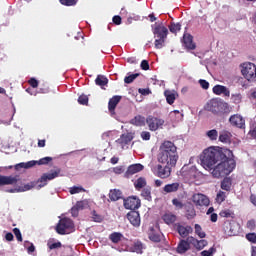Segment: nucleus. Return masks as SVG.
<instances>
[{
	"mask_svg": "<svg viewBox=\"0 0 256 256\" xmlns=\"http://www.w3.org/2000/svg\"><path fill=\"white\" fill-rule=\"evenodd\" d=\"M201 164L206 171H211L212 177L220 179L231 175L237 167L233 151L219 146H211L203 151Z\"/></svg>",
	"mask_w": 256,
	"mask_h": 256,
	"instance_id": "nucleus-1",
	"label": "nucleus"
},
{
	"mask_svg": "<svg viewBox=\"0 0 256 256\" xmlns=\"http://www.w3.org/2000/svg\"><path fill=\"white\" fill-rule=\"evenodd\" d=\"M201 164L206 171H211L212 177L220 179L231 175L237 167L233 151L219 146H211L203 151Z\"/></svg>",
	"mask_w": 256,
	"mask_h": 256,
	"instance_id": "nucleus-2",
	"label": "nucleus"
},
{
	"mask_svg": "<svg viewBox=\"0 0 256 256\" xmlns=\"http://www.w3.org/2000/svg\"><path fill=\"white\" fill-rule=\"evenodd\" d=\"M156 164L151 167V171L155 177L160 179H169L173 169L177 167L179 161V152L177 151V145L174 142L165 140L160 144Z\"/></svg>",
	"mask_w": 256,
	"mask_h": 256,
	"instance_id": "nucleus-3",
	"label": "nucleus"
},
{
	"mask_svg": "<svg viewBox=\"0 0 256 256\" xmlns=\"http://www.w3.org/2000/svg\"><path fill=\"white\" fill-rule=\"evenodd\" d=\"M241 73L247 81H255L256 79V66L254 63L245 62L241 65Z\"/></svg>",
	"mask_w": 256,
	"mask_h": 256,
	"instance_id": "nucleus-4",
	"label": "nucleus"
},
{
	"mask_svg": "<svg viewBox=\"0 0 256 256\" xmlns=\"http://www.w3.org/2000/svg\"><path fill=\"white\" fill-rule=\"evenodd\" d=\"M75 224L71 218L64 217L59 220L58 224L56 225V233L58 235H65L67 233V229H73Z\"/></svg>",
	"mask_w": 256,
	"mask_h": 256,
	"instance_id": "nucleus-5",
	"label": "nucleus"
},
{
	"mask_svg": "<svg viewBox=\"0 0 256 256\" xmlns=\"http://www.w3.org/2000/svg\"><path fill=\"white\" fill-rule=\"evenodd\" d=\"M152 33L158 39H167V35L169 34V30L167 29V27H165V25H163V22L155 23L152 26Z\"/></svg>",
	"mask_w": 256,
	"mask_h": 256,
	"instance_id": "nucleus-6",
	"label": "nucleus"
},
{
	"mask_svg": "<svg viewBox=\"0 0 256 256\" xmlns=\"http://www.w3.org/2000/svg\"><path fill=\"white\" fill-rule=\"evenodd\" d=\"M61 173V169H56L53 172L50 173H44L39 179L38 183L39 187H45L47 185V181H53V179H56V177H59V174Z\"/></svg>",
	"mask_w": 256,
	"mask_h": 256,
	"instance_id": "nucleus-7",
	"label": "nucleus"
},
{
	"mask_svg": "<svg viewBox=\"0 0 256 256\" xmlns=\"http://www.w3.org/2000/svg\"><path fill=\"white\" fill-rule=\"evenodd\" d=\"M125 209H130V211H135L141 207V200L135 196H130L127 199H124Z\"/></svg>",
	"mask_w": 256,
	"mask_h": 256,
	"instance_id": "nucleus-8",
	"label": "nucleus"
},
{
	"mask_svg": "<svg viewBox=\"0 0 256 256\" xmlns=\"http://www.w3.org/2000/svg\"><path fill=\"white\" fill-rule=\"evenodd\" d=\"M146 123L150 129V131H157L159 127H163L165 120L159 119L153 116H148L146 119Z\"/></svg>",
	"mask_w": 256,
	"mask_h": 256,
	"instance_id": "nucleus-9",
	"label": "nucleus"
},
{
	"mask_svg": "<svg viewBox=\"0 0 256 256\" xmlns=\"http://www.w3.org/2000/svg\"><path fill=\"white\" fill-rule=\"evenodd\" d=\"M229 123L236 129H245V118L241 114H234L230 116Z\"/></svg>",
	"mask_w": 256,
	"mask_h": 256,
	"instance_id": "nucleus-10",
	"label": "nucleus"
},
{
	"mask_svg": "<svg viewBox=\"0 0 256 256\" xmlns=\"http://www.w3.org/2000/svg\"><path fill=\"white\" fill-rule=\"evenodd\" d=\"M192 201L196 207H209V199L201 193L194 194L192 196Z\"/></svg>",
	"mask_w": 256,
	"mask_h": 256,
	"instance_id": "nucleus-11",
	"label": "nucleus"
},
{
	"mask_svg": "<svg viewBox=\"0 0 256 256\" xmlns=\"http://www.w3.org/2000/svg\"><path fill=\"white\" fill-rule=\"evenodd\" d=\"M223 107H227V104L219 103L215 100H212L207 104V110L214 115H221V113H223V111H221Z\"/></svg>",
	"mask_w": 256,
	"mask_h": 256,
	"instance_id": "nucleus-12",
	"label": "nucleus"
},
{
	"mask_svg": "<svg viewBox=\"0 0 256 256\" xmlns=\"http://www.w3.org/2000/svg\"><path fill=\"white\" fill-rule=\"evenodd\" d=\"M126 217L133 227H141V214H139V211L132 210L127 213Z\"/></svg>",
	"mask_w": 256,
	"mask_h": 256,
	"instance_id": "nucleus-13",
	"label": "nucleus"
},
{
	"mask_svg": "<svg viewBox=\"0 0 256 256\" xmlns=\"http://www.w3.org/2000/svg\"><path fill=\"white\" fill-rule=\"evenodd\" d=\"M143 169H145V166H143V164H132L127 168L124 176L126 177V179H130L136 173H141Z\"/></svg>",
	"mask_w": 256,
	"mask_h": 256,
	"instance_id": "nucleus-14",
	"label": "nucleus"
},
{
	"mask_svg": "<svg viewBox=\"0 0 256 256\" xmlns=\"http://www.w3.org/2000/svg\"><path fill=\"white\" fill-rule=\"evenodd\" d=\"M21 179L19 176H3L0 175V187H3L5 185H17Z\"/></svg>",
	"mask_w": 256,
	"mask_h": 256,
	"instance_id": "nucleus-15",
	"label": "nucleus"
},
{
	"mask_svg": "<svg viewBox=\"0 0 256 256\" xmlns=\"http://www.w3.org/2000/svg\"><path fill=\"white\" fill-rule=\"evenodd\" d=\"M37 185L36 182H30L24 186H17L16 188L6 190V193H24V191H31Z\"/></svg>",
	"mask_w": 256,
	"mask_h": 256,
	"instance_id": "nucleus-16",
	"label": "nucleus"
},
{
	"mask_svg": "<svg viewBox=\"0 0 256 256\" xmlns=\"http://www.w3.org/2000/svg\"><path fill=\"white\" fill-rule=\"evenodd\" d=\"M189 249H191V241H189V237H187L186 240L179 241L176 251L179 255H183L186 251H189Z\"/></svg>",
	"mask_w": 256,
	"mask_h": 256,
	"instance_id": "nucleus-17",
	"label": "nucleus"
},
{
	"mask_svg": "<svg viewBox=\"0 0 256 256\" xmlns=\"http://www.w3.org/2000/svg\"><path fill=\"white\" fill-rule=\"evenodd\" d=\"M188 241H190L191 245H193L198 251H202V249H205L208 245L207 240H197V238L193 236H189Z\"/></svg>",
	"mask_w": 256,
	"mask_h": 256,
	"instance_id": "nucleus-18",
	"label": "nucleus"
},
{
	"mask_svg": "<svg viewBox=\"0 0 256 256\" xmlns=\"http://www.w3.org/2000/svg\"><path fill=\"white\" fill-rule=\"evenodd\" d=\"M164 97H165L166 103H168V105H173V103H175V100L177 99V97H179V93H177V91H175V90H165Z\"/></svg>",
	"mask_w": 256,
	"mask_h": 256,
	"instance_id": "nucleus-19",
	"label": "nucleus"
},
{
	"mask_svg": "<svg viewBox=\"0 0 256 256\" xmlns=\"http://www.w3.org/2000/svg\"><path fill=\"white\" fill-rule=\"evenodd\" d=\"M131 141H133V135L127 133L122 134L120 138L116 140V143H118L122 149H125L126 145H129Z\"/></svg>",
	"mask_w": 256,
	"mask_h": 256,
	"instance_id": "nucleus-20",
	"label": "nucleus"
},
{
	"mask_svg": "<svg viewBox=\"0 0 256 256\" xmlns=\"http://www.w3.org/2000/svg\"><path fill=\"white\" fill-rule=\"evenodd\" d=\"M212 91L214 95H224V97L231 96V91H229L227 87L223 85H215Z\"/></svg>",
	"mask_w": 256,
	"mask_h": 256,
	"instance_id": "nucleus-21",
	"label": "nucleus"
},
{
	"mask_svg": "<svg viewBox=\"0 0 256 256\" xmlns=\"http://www.w3.org/2000/svg\"><path fill=\"white\" fill-rule=\"evenodd\" d=\"M182 177H185L188 181H193L195 179V168H187L186 166L182 167L180 170Z\"/></svg>",
	"mask_w": 256,
	"mask_h": 256,
	"instance_id": "nucleus-22",
	"label": "nucleus"
},
{
	"mask_svg": "<svg viewBox=\"0 0 256 256\" xmlns=\"http://www.w3.org/2000/svg\"><path fill=\"white\" fill-rule=\"evenodd\" d=\"M183 43H184V47L186 49H189L190 51L195 50L197 47L193 42V36H191V34H184Z\"/></svg>",
	"mask_w": 256,
	"mask_h": 256,
	"instance_id": "nucleus-23",
	"label": "nucleus"
},
{
	"mask_svg": "<svg viewBox=\"0 0 256 256\" xmlns=\"http://www.w3.org/2000/svg\"><path fill=\"white\" fill-rule=\"evenodd\" d=\"M176 229L180 237L183 239H185V237H189V233L193 231L191 226H183L181 224H178Z\"/></svg>",
	"mask_w": 256,
	"mask_h": 256,
	"instance_id": "nucleus-24",
	"label": "nucleus"
},
{
	"mask_svg": "<svg viewBox=\"0 0 256 256\" xmlns=\"http://www.w3.org/2000/svg\"><path fill=\"white\" fill-rule=\"evenodd\" d=\"M148 239L153 243H161V233L155 231V228L151 227L148 232Z\"/></svg>",
	"mask_w": 256,
	"mask_h": 256,
	"instance_id": "nucleus-25",
	"label": "nucleus"
},
{
	"mask_svg": "<svg viewBox=\"0 0 256 256\" xmlns=\"http://www.w3.org/2000/svg\"><path fill=\"white\" fill-rule=\"evenodd\" d=\"M121 102V96H113L108 102V109L110 113H115L117 105Z\"/></svg>",
	"mask_w": 256,
	"mask_h": 256,
	"instance_id": "nucleus-26",
	"label": "nucleus"
},
{
	"mask_svg": "<svg viewBox=\"0 0 256 256\" xmlns=\"http://www.w3.org/2000/svg\"><path fill=\"white\" fill-rule=\"evenodd\" d=\"M130 123L131 125H135L136 127H145V123H147V119H145V116L137 115L130 120Z\"/></svg>",
	"mask_w": 256,
	"mask_h": 256,
	"instance_id": "nucleus-27",
	"label": "nucleus"
},
{
	"mask_svg": "<svg viewBox=\"0 0 256 256\" xmlns=\"http://www.w3.org/2000/svg\"><path fill=\"white\" fill-rule=\"evenodd\" d=\"M231 137H233L231 132H229L227 130H222L219 133L218 139H219L220 143H231Z\"/></svg>",
	"mask_w": 256,
	"mask_h": 256,
	"instance_id": "nucleus-28",
	"label": "nucleus"
},
{
	"mask_svg": "<svg viewBox=\"0 0 256 256\" xmlns=\"http://www.w3.org/2000/svg\"><path fill=\"white\" fill-rule=\"evenodd\" d=\"M134 187L136 191H141V189H145V187H147V179H145V177H139L134 182Z\"/></svg>",
	"mask_w": 256,
	"mask_h": 256,
	"instance_id": "nucleus-29",
	"label": "nucleus"
},
{
	"mask_svg": "<svg viewBox=\"0 0 256 256\" xmlns=\"http://www.w3.org/2000/svg\"><path fill=\"white\" fill-rule=\"evenodd\" d=\"M162 219L167 225H173L177 221V216L173 213H166L162 216Z\"/></svg>",
	"mask_w": 256,
	"mask_h": 256,
	"instance_id": "nucleus-30",
	"label": "nucleus"
},
{
	"mask_svg": "<svg viewBox=\"0 0 256 256\" xmlns=\"http://www.w3.org/2000/svg\"><path fill=\"white\" fill-rule=\"evenodd\" d=\"M163 191L164 193H176V191H179V183L167 184L164 186Z\"/></svg>",
	"mask_w": 256,
	"mask_h": 256,
	"instance_id": "nucleus-31",
	"label": "nucleus"
},
{
	"mask_svg": "<svg viewBox=\"0 0 256 256\" xmlns=\"http://www.w3.org/2000/svg\"><path fill=\"white\" fill-rule=\"evenodd\" d=\"M141 197L146 201H153V197L151 196V186H146L142 189Z\"/></svg>",
	"mask_w": 256,
	"mask_h": 256,
	"instance_id": "nucleus-32",
	"label": "nucleus"
},
{
	"mask_svg": "<svg viewBox=\"0 0 256 256\" xmlns=\"http://www.w3.org/2000/svg\"><path fill=\"white\" fill-rule=\"evenodd\" d=\"M197 212L195 211V207L193 205L186 206V217L187 219H195Z\"/></svg>",
	"mask_w": 256,
	"mask_h": 256,
	"instance_id": "nucleus-33",
	"label": "nucleus"
},
{
	"mask_svg": "<svg viewBox=\"0 0 256 256\" xmlns=\"http://www.w3.org/2000/svg\"><path fill=\"white\" fill-rule=\"evenodd\" d=\"M206 137L209 138L210 141H217L219 138V132L217 129L208 130L206 132Z\"/></svg>",
	"mask_w": 256,
	"mask_h": 256,
	"instance_id": "nucleus-34",
	"label": "nucleus"
},
{
	"mask_svg": "<svg viewBox=\"0 0 256 256\" xmlns=\"http://www.w3.org/2000/svg\"><path fill=\"white\" fill-rule=\"evenodd\" d=\"M121 195H122L121 190L114 189L110 191L109 199L111 201H119V199L121 198Z\"/></svg>",
	"mask_w": 256,
	"mask_h": 256,
	"instance_id": "nucleus-35",
	"label": "nucleus"
},
{
	"mask_svg": "<svg viewBox=\"0 0 256 256\" xmlns=\"http://www.w3.org/2000/svg\"><path fill=\"white\" fill-rule=\"evenodd\" d=\"M232 180L231 178H224L221 182V189L223 191H231Z\"/></svg>",
	"mask_w": 256,
	"mask_h": 256,
	"instance_id": "nucleus-36",
	"label": "nucleus"
},
{
	"mask_svg": "<svg viewBox=\"0 0 256 256\" xmlns=\"http://www.w3.org/2000/svg\"><path fill=\"white\" fill-rule=\"evenodd\" d=\"M95 83L99 87H105V85H107V83H109V80L107 79V77H105L103 75H98L97 78L95 79Z\"/></svg>",
	"mask_w": 256,
	"mask_h": 256,
	"instance_id": "nucleus-37",
	"label": "nucleus"
},
{
	"mask_svg": "<svg viewBox=\"0 0 256 256\" xmlns=\"http://www.w3.org/2000/svg\"><path fill=\"white\" fill-rule=\"evenodd\" d=\"M220 217H224L226 219H235V213L233 211H231L230 209H225L220 211L219 213Z\"/></svg>",
	"mask_w": 256,
	"mask_h": 256,
	"instance_id": "nucleus-38",
	"label": "nucleus"
},
{
	"mask_svg": "<svg viewBox=\"0 0 256 256\" xmlns=\"http://www.w3.org/2000/svg\"><path fill=\"white\" fill-rule=\"evenodd\" d=\"M109 239L110 241H112V243H119V241L123 239V234H121L120 232H114L109 235Z\"/></svg>",
	"mask_w": 256,
	"mask_h": 256,
	"instance_id": "nucleus-39",
	"label": "nucleus"
},
{
	"mask_svg": "<svg viewBox=\"0 0 256 256\" xmlns=\"http://www.w3.org/2000/svg\"><path fill=\"white\" fill-rule=\"evenodd\" d=\"M194 229H195L196 235H198V237H200V239H205L207 234H205L201 225L195 224Z\"/></svg>",
	"mask_w": 256,
	"mask_h": 256,
	"instance_id": "nucleus-40",
	"label": "nucleus"
},
{
	"mask_svg": "<svg viewBox=\"0 0 256 256\" xmlns=\"http://www.w3.org/2000/svg\"><path fill=\"white\" fill-rule=\"evenodd\" d=\"M70 195H77V193H85V188L81 186H73L69 189Z\"/></svg>",
	"mask_w": 256,
	"mask_h": 256,
	"instance_id": "nucleus-41",
	"label": "nucleus"
},
{
	"mask_svg": "<svg viewBox=\"0 0 256 256\" xmlns=\"http://www.w3.org/2000/svg\"><path fill=\"white\" fill-rule=\"evenodd\" d=\"M169 30L171 33H175V34L179 33V31H181V23H175V22L171 23L169 25Z\"/></svg>",
	"mask_w": 256,
	"mask_h": 256,
	"instance_id": "nucleus-42",
	"label": "nucleus"
},
{
	"mask_svg": "<svg viewBox=\"0 0 256 256\" xmlns=\"http://www.w3.org/2000/svg\"><path fill=\"white\" fill-rule=\"evenodd\" d=\"M47 247H48V249H50V251H53V249H61V247H63V244H61V242H51V241H49L48 243H47Z\"/></svg>",
	"mask_w": 256,
	"mask_h": 256,
	"instance_id": "nucleus-43",
	"label": "nucleus"
},
{
	"mask_svg": "<svg viewBox=\"0 0 256 256\" xmlns=\"http://www.w3.org/2000/svg\"><path fill=\"white\" fill-rule=\"evenodd\" d=\"M137 77H139V73H135V74L126 76L124 78V83H126L127 85H130V83H133V81H135Z\"/></svg>",
	"mask_w": 256,
	"mask_h": 256,
	"instance_id": "nucleus-44",
	"label": "nucleus"
},
{
	"mask_svg": "<svg viewBox=\"0 0 256 256\" xmlns=\"http://www.w3.org/2000/svg\"><path fill=\"white\" fill-rule=\"evenodd\" d=\"M231 99L233 103H235L236 105H239V103H241V101L243 100V96L241 95V93H236V94H232Z\"/></svg>",
	"mask_w": 256,
	"mask_h": 256,
	"instance_id": "nucleus-45",
	"label": "nucleus"
},
{
	"mask_svg": "<svg viewBox=\"0 0 256 256\" xmlns=\"http://www.w3.org/2000/svg\"><path fill=\"white\" fill-rule=\"evenodd\" d=\"M167 38H158L155 40L154 45L155 49H163V45L165 44V40Z\"/></svg>",
	"mask_w": 256,
	"mask_h": 256,
	"instance_id": "nucleus-46",
	"label": "nucleus"
},
{
	"mask_svg": "<svg viewBox=\"0 0 256 256\" xmlns=\"http://www.w3.org/2000/svg\"><path fill=\"white\" fill-rule=\"evenodd\" d=\"M51 161H53L52 157H44L41 158L40 160L37 161V165H49V163H51Z\"/></svg>",
	"mask_w": 256,
	"mask_h": 256,
	"instance_id": "nucleus-47",
	"label": "nucleus"
},
{
	"mask_svg": "<svg viewBox=\"0 0 256 256\" xmlns=\"http://www.w3.org/2000/svg\"><path fill=\"white\" fill-rule=\"evenodd\" d=\"M78 103L80 105H88L89 103V97L85 94H82L78 97Z\"/></svg>",
	"mask_w": 256,
	"mask_h": 256,
	"instance_id": "nucleus-48",
	"label": "nucleus"
},
{
	"mask_svg": "<svg viewBox=\"0 0 256 256\" xmlns=\"http://www.w3.org/2000/svg\"><path fill=\"white\" fill-rule=\"evenodd\" d=\"M59 2L65 7H73V5H77V0H59Z\"/></svg>",
	"mask_w": 256,
	"mask_h": 256,
	"instance_id": "nucleus-49",
	"label": "nucleus"
},
{
	"mask_svg": "<svg viewBox=\"0 0 256 256\" xmlns=\"http://www.w3.org/2000/svg\"><path fill=\"white\" fill-rule=\"evenodd\" d=\"M217 249L215 247H211L209 250H204L200 253L201 256H213L216 253Z\"/></svg>",
	"mask_w": 256,
	"mask_h": 256,
	"instance_id": "nucleus-50",
	"label": "nucleus"
},
{
	"mask_svg": "<svg viewBox=\"0 0 256 256\" xmlns=\"http://www.w3.org/2000/svg\"><path fill=\"white\" fill-rule=\"evenodd\" d=\"M227 199V194L223 191H220L216 196L217 203H223Z\"/></svg>",
	"mask_w": 256,
	"mask_h": 256,
	"instance_id": "nucleus-51",
	"label": "nucleus"
},
{
	"mask_svg": "<svg viewBox=\"0 0 256 256\" xmlns=\"http://www.w3.org/2000/svg\"><path fill=\"white\" fill-rule=\"evenodd\" d=\"M92 219L95 223H102L103 216L97 214V211H92Z\"/></svg>",
	"mask_w": 256,
	"mask_h": 256,
	"instance_id": "nucleus-52",
	"label": "nucleus"
},
{
	"mask_svg": "<svg viewBox=\"0 0 256 256\" xmlns=\"http://www.w3.org/2000/svg\"><path fill=\"white\" fill-rule=\"evenodd\" d=\"M172 204L174 205V207H176V209H183V207H185V204H183V202H181L179 199L174 198L172 200Z\"/></svg>",
	"mask_w": 256,
	"mask_h": 256,
	"instance_id": "nucleus-53",
	"label": "nucleus"
},
{
	"mask_svg": "<svg viewBox=\"0 0 256 256\" xmlns=\"http://www.w3.org/2000/svg\"><path fill=\"white\" fill-rule=\"evenodd\" d=\"M13 233L17 239V241H19L20 243L23 242V236L21 235V230H19V228H14L13 229Z\"/></svg>",
	"mask_w": 256,
	"mask_h": 256,
	"instance_id": "nucleus-54",
	"label": "nucleus"
},
{
	"mask_svg": "<svg viewBox=\"0 0 256 256\" xmlns=\"http://www.w3.org/2000/svg\"><path fill=\"white\" fill-rule=\"evenodd\" d=\"M29 85L31 87H33V89H37L39 87V81H37V79L35 78H31L29 81H28Z\"/></svg>",
	"mask_w": 256,
	"mask_h": 256,
	"instance_id": "nucleus-55",
	"label": "nucleus"
},
{
	"mask_svg": "<svg viewBox=\"0 0 256 256\" xmlns=\"http://www.w3.org/2000/svg\"><path fill=\"white\" fill-rule=\"evenodd\" d=\"M246 239L250 241V243H256V234L255 233H248L246 234Z\"/></svg>",
	"mask_w": 256,
	"mask_h": 256,
	"instance_id": "nucleus-56",
	"label": "nucleus"
},
{
	"mask_svg": "<svg viewBox=\"0 0 256 256\" xmlns=\"http://www.w3.org/2000/svg\"><path fill=\"white\" fill-rule=\"evenodd\" d=\"M140 67L143 71H149V61L142 60Z\"/></svg>",
	"mask_w": 256,
	"mask_h": 256,
	"instance_id": "nucleus-57",
	"label": "nucleus"
},
{
	"mask_svg": "<svg viewBox=\"0 0 256 256\" xmlns=\"http://www.w3.org/2000/svg\"><path fill=\"white\" fill-rule=\"evenodd\" d=\"M138 93L140 95H151V90L149 88H139Z\"/></svg>",
	"mask_w": 256,
	"mask_h": 256,
	"instance_id": "nucleus-58",
	"label": "nucleus"
},
{
	"mask_svg": "<svg viewBox=\"0 0 256 256\" xmlns=\"http://www.w3.org/2000/svg\"><path fill=\"white\" fill-rule=\"evenodd\" d=\"M247 229H250V231H254L256 224L255 220H249L246 224Z\"/></svg>",
	"mask_w": 256,
	"mask_h": 256,
	"instance_id": "nucleus-59",
	"label": "nucleus"
},
{
	"mask_svg": "<svg viewBox=\"0 0 256 256\" xmlns=\"http://www.w3.org/2000/svg\"><path fill=\"white\" fill-rule=\"evenodd\" d=\"M134 249H135V251H137V253L143 251V243H141L139 241L135 242Z\"/></svg>",
	"mask_w": 256,
	"mask_h": 256,
	"instance_id": "nucleus-60",
	"label": "nucleus"
},
{
	"mask_svg": "<svg viewBox=\"0 0 256 256\" xmlns=\"http://www.w3.org/2000/svg\"><path fill=\"white\" fill-rule=\"evenodd\" d=\"M141 138L143 139V141H149V139H151V133L143 131L141 133Z\"/></svg>",
	"mask_w": 256,
	"mask_h": 256,
	"instance_id": "nucleus-61",
	"label": "nucleus"
},
{
	"mask_svg": "<svg viewBox=\"0 0 256 256\" xmlns=\"http://www.w3.org/2000/svg\"><path fill=\"white\" fill-rule=\"evenodd\" d=\"M74 207L76 209H78L79 211L82 210V209H85V202L84 201H78V202H76Z\"/></svg>",
	"mask_w": 256,
	"mask_h": 256,
	"instance_id": "nucleus-62",
	"label": "nucleus"
},
{
	"mask_svg": "<svg viewBox=\"0 0 256 256\" xmlns=\"http://www.w3.org/2000/svg\"><path fill=\"white\" fill-rule=\"evenodd\" d=\"M112 21H113L114 25H121V23H122L121 16H119V15L114 16L112 18Z\"/></svg>",
	"mask_w": 256,
	"mask_h": 256,
	"instance_id": "nucleus-63",
	"label": "nucleus"
},
{
	"mask_svg": "<svg viewBox=\"0 0 256 256\" xmlns=\"http://www.w3.org/2000/svg\"><path fill=\"white\" fill-rule=\"evenodd\" d=\"M199 84L202 89H209V82L207 80H199Z\"/></svg>",
	"mask_w": 256,
	"mask_h": 256,
	"instance_id": "nucleus-64",
	"label": "nucleus"
}]
</instances>
